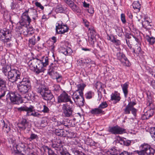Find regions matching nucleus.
Here are the masks:
<instances>
[{"label": "nucleus", "mask_w": 155, "mask_h": 155, "mask_svg": "<svg viewBox=\"0 0 155 155\" xmlns=\"http://www.w3.org/2000/svg\"><path fill=\"white\" fill-rule=\"evenodd\" d=\"M35 88L37 92L40 94L44 100L54 101V97L51 91L45 85L41 84L38 82H36Z\"/></svg>", "instance_id": "1"}, {"label": "nucleus", "mask_w": 155, "mask_h": 155, "mask_svg": "<svg viewBox=\"0 0 155 155\" xmlns=\"http://www.w3.org/2000/svg\"><path fill=\"white\" fill-rule=\"evenodd\" d=\"M29 15L32 18L34 22H35L36 18L38 17L37 11L32 8H29L27 10H26L22 14L21 17H24V18H26L28 22L30 24L31 22V19Z\"/></svg>", "instance_id": "2"}, {"label": "nucleus", "mask_w": 155, "mask_h": 155, "mask_svg": "<svg viewBox=\"0 0 155 155\" xmlns=\"http://www.w3.org/2000/svg\"><path fill=\"white\" fill-rule=\"evenodd\" d=\"M6 99L7 100L9 99L11 102L14 104H19L23 102L21 96L12 91H9L7 93Z\"/></svg>", "instance_id": "3"}, {"label": "nucleus", "mask_w": 155, "mask_h": 155, "mask_svg": "<svg viewBox=\"0 0 155 155\" xmlns=\"http://www.w3.org/2000/svg\"><path fill=\"white\" fill-rule=\"evenodd\" d=\"M21 73L16 69H12L8 72V80L12 83L15 82L20 78Z\"/></svg>", "instance_id": "4"}, {"label": "nucleus", "mask_w": 155, "mask_h": 155, "mask_svg": "<svg viewBox=\"0 0 155 155\" xmlns=\"http://www.w3.org/2000/svg\"><path fill=\"white\" fill-rule=\"evenodd\" d=\"M64 143L60 140H56L52 142L51 147L57 151V153L61 154L65 150L64 149Z\"/></svg>", "instance_id": "5"}, {"label": "nucleus", "mask_w": 155, "mask_h": 155, "mask_svg": "<svg viewBox=\"0 0 155 155\" xmlns=\"http://www.w3.org/2000/svg\"><path fill=\"white\" fill-rule=\"evenodd\" d=\"M107 106L108 104L106 101L103 102L99 105L98 108L92 109L90 111L91 113L93 114L97 115L100 114H104V111L102 109L107 107Z\"/></svg>", "instance_id": "6"}, {"label": "nucleus", "mask_w": 155, "mask_h": 155, "mask_svg": "<svg viewBox=\"0 0 155 155\" xmlns=\"http://www.w3.org/2000/svg\"><path fill=\"white\" fill-rule=\"evenodd\" d=\"M62 109L65 117H68L72 115L73 111L72 106L68 105L67 103L64 104L62 106Z\"/></svg>", "instance_id": "7"}, {"label": "nucleus", "mask_w": 155, "mask_h": 155, "mask_svg": "<svg viewBox=\"0 0 155 155\" xmlns=\"http://www.w3.org/2000/svg\"><path fill=\"white\" fill-rule=\"evenodd\" d=\"M69 102L71 104L73 103L71 100L70 97L65 92L62 93L58 97V103L67 102Z\"/></svg>", "instance_id": "8"}, {"label": "nucleus", "mask_w": 155, "mask_h": 155, "mask_svg": "<svg viewBox=\"0 0 155 155\" xmlns=\"http://www.w3.org/2000/svg\"><path fill=\"white\" fill-rule=\"evenodd\" d=\"M117 59L120 61L124 65L127 66L130 65V64L129 61L123 53H117Z\"/></svg>", "instance_id": "9"}, {"label": "nucleus", "mask_w": 155, "mask_h": 155, "mask_svg": "<svg viewBox=\"0 0 155 155\" xmlns=\"http://www.w3.org/2000/svg\"><path fill=\"white\" fill-rule=\"evenodd\" d=\"M140 147L147 155H154L155 150L147 144L144 143L141 145Z\"/></svg>", "instance_id": "10"}, {"label": "nucleus", "mask_w": 155, "mask_h": 155, "mask_svg": "<svg viewBox=\"0 0 155 155\" xmlns=\"http://www.w3.org/2000/svg\"><path fill=\"white\" fill-rule=\"evenodd\" d=\"M109 131L114 134H122L125 133V130L118 125L110 127Z\"/></svg>", "instance_id": "11"}, {"label": "nucleus", "mask_w": 155, "mask_h": 155, "mask_svg": "<svg viewBox=\"0 0 155 155\" xmlns=\"http://www.w3.org/2000/svg\"><path fill=\"white\" fill-rule=\"evenodd\" d=\"M57 24L58 25L56 27V31L57 33L63 34L68 31V28L66 25H62L61 21L59 22Z\"/></svg>", "instance_id": "12"}, {"label": "nucleus", "mask_w": 155, "mask_h": 155, "mask_svg": "<svg viewBox=\"0 0 155 155\" xmlns=\"http://www.w3.org/2000/svg\"><path fill=\"white\" fill-rule=\"evenodd\" d=\"M17 110L19 112L25 111L26 112V116H31V114L34 111V107L32 106H30L29 107H28L26 106H22L17 108Z\"/></svg>", "instance_id": "13"}, {"label": "nucleus", "mask_w": 155, "mask_h": 155, "mask_svg": "<svg viewBox=\"0 0 155 155\" xmlns=\"http://www.w3.org/2000/svg\"><path fill=\"white\" fill-rule=\"evenodd\" d=\"M1 122L3 131L8 134H10L11 129L9 123L7 120L5 121L3 120H1Z\"/></svg>", "instance_id": "14"}, {"label": "nucleus", "mask_w": 155, "mask_h": 155, "mask_svg": "<svg viewBox=\"0 0 155 155\" xmlns=\"http://www.w3.org/2000/svg\"><path fill=\"white\" fill-rule=\"evenodd\" d=\"M29 122L26 119L22 118L20 122L18 124V127L23 130H25L27 128L29 127Z\"/></svg>", "instance_id": "15"}, {"label": "nucleus", "mask_w": 155, "mask_h": 155, "mask_svg": "<svg viewBox=\"0 0 155 155\" xmlns=\"http://www.w3.org/2000/svg\"><path fill=\"white\" fill-rule=\"evenodd\" d=\"M41 61L37 58H33L29 62L30 68L31 70H35L36 66L38 65L41 63Z\"/></svg>", "instance_id": "16"}, {"label": "nucleus", "mask_w": 155, "mask_h": 155, "mask_svg": "<svg viewBox=\"0 0 155 155\" xmlns=\"http://www.w3.org/2000/svg\"><path fill=\"white\" fill-rule=\"evenodd\" d=\"M19 84L29 88H31V82L29 78L28 77L24 78Z\"/></svg>", "instance_id": "17"}, {"label": "nucleus", "mask_w": 155, "mask_h": 155, "mask_svg": "<svg viewBox=\"0 0 155 155\" xmlns=\"http://www.w3.org/2000/svg\"><path fill=\"white\" fill-rule=\"evenodd\" d=\"M17 87L18 92L22 95L26 94L31 89L19 84L17 85Z\"/></svg>", "instance_id": "18"}, {"label": "nucleus", "mask_w": 155, "mask_h": 155, "mask_svg": "<svg viewBox=\"0 0 155 155\" xmlns=\"http://www.w3.org/2000/svg\"><path fill=\"white\" fill-rule=\"evenodd\" d=\"M45 69L42 64L41 62L38 65L36 66L35 70H32L37 74H38L40 73L44 72Z\"/></svg>", "instance_id": "19"}, {"label": "nucleus", "mask_w": 155, "mask_h": 155, "mask_svg": "<svg viewBox=\"0 0 155 155\" xmlns=\"http://www.w3.org/2000/svg\"><path fill=\"white\" fill-rule=\"evenodd\" d=\"M8 141L9 143L13 144V145L12 148L11 149V151H12V150L15 147H17V149L18 148V146L17 145L15 144L16 140L15 137L13 136V135L11 134H8Z\"/></svg>", "instance_id": "20"}, {"label": "nucleus", "mask_w": 155, "mask_h": 155, "mask_svg": "<svg viewBox=\"0 0 155 155\" xmlns=\"http://www.w3.org/2000/svg\"><path fill=\"white\" fill-rule=\"evenodd\" d=\"M153 113L154 111L153 109L148 110L142 116V119L143 120L149 119L150 117L153 116Z\"/></svg>", "instance_id": "21"}, {"label": "nucleus", "mask_w": 155, "mask_h": 155, "mask_svg": "<svg viewBox=\"0 0 155 155\" xmlns=\"http://www.w3.org/2000/svg\"><path fill=\"white\" fill-rule=\"evenodd\" d=\"M55 11L57 13H65L68 12V9L66 7L62 5H59L57 6Z\"/></svg>", "instance_id": "22"}, {"label": "nucleus", "mask_w": 155, "mask_h": 155, "mask_svg": "<svg viewBox=\"0 0 155 155\" xmlns=\"http://www.w3.org/2000/svg\"><path fill=\"white\" fill-rule=\"evenodd\" d=\"M57 68V66L56 64L51 63V65L49 66V68L48 69V75H52V74L54 73L56 71L55 70Z\"/></svg>", "instance_id": "23"}, {"label": "nucleus", "mask_w": 155, "mask_h": 155, "mask_svg": "<svg viewBox=\"0 0 155 155\" xmlns=\"http://www.w3.org/2000/svg\"><path fill=\"white\" fill-rule=\"evenodd\" d=\"M117 140L119 141V142L121 144H123L127 146H129L131 143V141L130 140H127L126 138L123 139L120 136L117 137Z\"/></svg>", "instance_id": "24"}, {"label": "nucleus", "mask_w": 155, "mask_h": 155, "mask_svg": "<svg viewBox=\"0 0 155 155\" xmlns=\"http://www.w3.org/2000/svg\"><path fill=\"white\" fill-rule=\"evenodd\" d=\"M121 86L124 93V97L126 98L128 94V88L129 87V83L126 82L123 84H122Z\"/></svg>", "instance_id": "25"}, {"label": "nucleus", "mask_w": 155, "mask_h": 155, "mask_svg": "<svg viewBox=\"0 0 155 155\" xmlns=\"http://www.w3.org/2000/svg\"><path fill=\"white\" fill-rule=\"evenodd\" d=\"M86 86V85L84 83L79 84L77 85L76 87L78 89L76 90V91L78 92L79 94L82 93V94H83V91Z\"/></svg>", "instance_id": "26"}, {"label": "nucleus", "mask_w": 155, "mask_h": 155, "mask_svg": "<svg viewBox=\"0 0 155 155\" xmlns=\"http://www.w3.org/2000/svg\"><path fill=\"white\" fill-rule=\"evenodd\" d=\"M52 78L54 79H56L58 82H60L61 80V76L59 74L57 71H55L52 74V75H51Z\"/></svg>", "instance_id": "27"}, {"label": "nucleus", "mask_w": 155, "mask_h": 155, "mask_svg": "<svg viewBox=\"0 0 155 155\" xmlns=\"http://www.w3.org/2000/svg\"><path fill=\"white\" fill-rule=\"evenodd\" d=\"M146 39L150 45H153L155 43V38L153 36L147 35L146 36Z\"/></svg>", "instance_id": "28"}, {"label": "nucleus", "mask_w": 155, "mask_h": 155, "mask_svg": "<svg viewBox=\"0 0 155 155\" xmlns=\"http://www.w3.org/2000/svg\"><path fill=\"white\" fill-rule=\"evenodd\" d=\"M80 96L81 97L79 100H77L78 101H75L76 104L79 106H83L84 105V100L83 97V94H82V93L79 94Z\"/></svg>", "instance_id": "29"}, {"label": "nucleus", "mask_w": 155, "mask_h": 155, "mask_svg": "<svg viewBox=\"0 0 155 155\" xmlns=\"http://www.w3.org/2000/svg\"><path fill=\"white\" fill-rule=\"evenodd\" d=\"M66 131H64L62 129H56L55 131L56 135L61 137H65L66 136Z\"/></svg>", "instance_id": "30"}, {"label": "nucleus", "mask_w": 155, "mask_h": 155, "mask_svg": "<svg viewBox=\"0 0 155 155\" xmlns=\"http://www.w3.org/2000/svg\"><path fill=\"white\" fill-rule=\"evenodd\" d=\"M132 6L134 9L136 10L137 12L140 11L141 5L139 1H134L133 3Z\"/></svg>", "instance_id": "31"}, {"label": "nucleus", "mask_w": 155, "mask_h": 155, "mask_svg": "<svg viewBox=\"0 0 155 155\" xmlns=\"http://www.w3.org/2000/svg\"><path fill=\"white\" fill-rule=\"evenodd\" d=\"M111 100H115L116 102H119L120 99V96L117 94L116 93L112 94L111 95Z\"/></svg>", "instance_id": "32"}, {"label": "nucleus", "mask_w": 155, "mask_h": 155, "mask_svg": "<svg viewBox=\"0 0 155 155\" xmlns=\"http://www.w3.org/2000/svg\"><path fill=\"white\" fill-rule=\"evenodd\" d=\"M11 70H12L11 67L8 65L4 66L2 69V72L5 76L7 75V73H8Z\"/></svg>", "instance_id": "33"}, {"label": "nucleus", "mask_w": 155, "mask_h": 155, "mask_svg": "<svg viewBox=\"0 0 155 155\" xmlns=\"http://www.w3.org/2000/svg\"><path fill=\"white\" fill-rule=\"evenodd\" d=\"M12 155H24L22 153L21 151L17 149V147H15L12 150Z\"/></svg>", "instance_id": "34"}, {"label": "nucleus", "mask_w": 155, "mask_h": 155, "mask_svg": "<svg viewBox=\"0 0 155 155\" xmlns=\"http://www.w3.org/2000/svg\"><path fill=\"white\" fill-rule=\"evenodd\" d=\"M38 138V136L37 134L33 133H32L31 134L30 137L28 138L27 139L29 141H31L34 140H37Z\"/></svg>", "instance_id": "35"}, {"label": "nucleus", "mask_w": 155, "mask_h": 155, "mask_svg": "<svg viewBox=\"0 0 155 155\" xmlns=\"http://www.w3.org/2000/svg\"><path fill=\"white\" fill-rule=\"evenodd\" d=\"M115 30L117 35L121 37L124 34L122 28L120 27L117 26Z\"/></svg>", "instance_id": "36"}, {"label": "nucleus", "mask_w": 155, "mask_h": 155, "mask_svg": "<svg viewBox=\"0 0 155 155\" xmlns=\"http://www.w3.org/2000/svg\"><path fill=\"white\" fill-rule=\"evenodd\" d=\"M69 5L70 7H71L72 9L74 11L77 12H79L78 7L76 5L74 4L72 2H71Z\"/></svg>", "instance_id": "37"}, {"label": "nucleus", "mask_w": 155, "mask_h": 155, "mask_svg": "<svg viewBox=\"0 0 155 155\" xmlns=\"http://www.w3.org/2000/svg\"><path fill=\"white\" fill-rule=\"evenodd\" d=\"M61 89L60 86L58 84H54L52 87V90L54 93L57 94Z\"/></svg>", "instance_id": "38"}, {"label": "nucleus", "mask_w": 155, "mask_h": 155, "mask_svg": "<svg viewBox=\"0 0 155 155\" xmlns=\"http://www.w3.org/2000/svg\"><path fill=\"white\" fill-rule=\"evenodd\" d=\"M42 63V64L44 67H46L48 65L49 63V59L47 57H43L42 60L41 61Z\"/></svg>", "instance_id": "39"}, {"label": "nucleus", "mask_w": 155, "mask_h": 155, "mask_svg": "<svg viewBox=\"0 0 155 155\" xmlns=\"http://www.w3.org/2000/svg\"><path fill=\"white\" fill-rule=\"evenodd\" d=\"M89 34H90L91 36L90 38L89 39V40H91V42H92L93 44L94 42V40L95 38V36L96 35V32L94 30H91Z\"/></svg>", "instance_id": "40"}, {"label": "nucleus", "mask_w": 155, "mask_h": 155, "mask_svg": "<svg viewBox=\"0 0 155 155\" xmlns=\"http://www.w3.org/2000/svg\"><path fill=\"white\" fill-rule=\"evenodd\" d=\"M94 93L92 91H89L86 93L85 94V96L86 98L87 99H90L94 96Z\"/></svg>", "instance_id": "41"}, {"label": "nucleus", "mask_w": 155, "mask_h": 155, "mask_svg": "<svg viewBox=\"0 0 155 155\" xmlns=\"http://www.w3.org/2000/svg\"><path fill=\"white\" fill-rule=\"evenodd\" d=\"M77 92H76V91H75L74 93L72 95V98L74 102L75 101H78L77 100H79V98L81 97L80 94H77Z\"/></svg>", "instance_id": "42"}, {"label": "nucleus", "mask_w": 155, "mask_h": 155, "mask_svg": "<svg viewBox=\"0 0 155 155\" xmlns=\"http://www.w3.org/2000/svg\"><path fill=\"white\" fill-rule=\"evenodd\" d=\"M42 108L40 110L44 113H48L50 111L49 108L45 105H42Z\"/></svg>", "instance_id": "43"}, {"label": "nucleus", "mask_w": 155, "mask_h": 155, "mask_svg": "<svg viewBox=\"0 0 155 155\" xmlns=\"http://www.w3.org/2000/svg\"><path fill=\"white\" fill-rule=\"evenodd\" d=\"M109 152L111 155H118V151L114 148L110 149Z\"/></svg>", "instance_id": "44"}, {"label": "nucleus", "mask_w": 155, "mask_h": 155, "mask_svg": "<svg viewBox=\"0 0 155 155\" xmlns=\"http://www.w3.org/2000/svg\"><path fill=\"white\" fill-rule=\"evenodd\" d=\"M29 42L30 44L31 45H32L34 46L35 45L37 42L35 36H33L31 39H30Z\"/></svg>", "instance_id": "45"}, {"label": "nucleus", "mask_w": 155, "mask_h": 155, "mask_svg": "<svg viewBox=\"0 0 155 155\" xmlns=\"http://www.w3.org/2000/svg\"><path fill=\"white\" fill-rule=\"evenodd\" d=\"M6 28H4L0 30V39L3 38H5L8 37L6 36V33H5V31H6Z\"/></svg>", "instance_id": "46"}, {"label": "nucleus", "mask_w": 155, "mask_h": 155, "mask_svg": "<svg viewBox=\"0 0 155 155\" xmlns=\"http://www.w3.org/2000/svg\"><path fill=\"white\" fill-rule=\"evenodd\" d=\"M131 109V108L129 106V105H127L125 108L124 110V114H129L130 113Z\"/></svg>", "instance_id": "47"}, {"label": "nucleus", "mask_w": 155, "mask_h": 155, "mask_svg": "<svg viewBox=\"0 0 155 155\" xmlns=\"http://www.w3.org/2000/svg\"><path fill=\"white\" fill-rule=\"evenodd\" d=\"M71 49L70 48H68L66 49H64V51L62 52L65 55H68L71 53Z\"/></svg>", "instance_id": "48"}, {"label": "nucleus", "mask_w": 155, "mask_h": 155, "mask_svg": "<svg viewBox=\"0 0 155 155\" xmlns=\"http://www.w3.org/2000/svg\"><path fill=\"white\" fill-rule=\"evenodd\" d=\"M66 132L67 133L66 134V136H67L68 137L72 138L74 137V133H72L70 131H67L66 130Z\"/></svg>", "instance_id": "49"}, {"label": "nucleus", "mask_w": 155, "mask_h": 155, "mask_svg": "<svg viewBox=\"0 0 155 155\" xmlns=\"http://www.w3.org/2000/svg\"><path fill=\"white\" fill-rule=\"evenodd\" d=\"M46 148L48 150V155H57L55 154L54 152L51 149L49 148L48 147H46Z\"/></svg>", "instance_id": "50"}, {"label": "nucleus", "mask_w": 155, "mask_h": 155, "mask_svg": "<svg viewBox=\"0 0 155 155\" xmlns=\"http://www.w3.org/2000/svg\"><path fill=\"white\" fill-rule=\"evenodd\" d=\"M75 155H86L82 152H80L77 150H74L73 151Z\"/></svg>", "instance_id": "51"}, {"label": "nucleus", "mask_w": 155, "mask_h": 155, "mask_svg": "<svg viewBox=\"0 0 155 155\" xmlns=\"http://www.w3.org/2000/svg\"><path fill=\"white\" fill-rule=\"evenodd\" d=\"M5 38V39H2L3 41V42L5 43H6L7 45H8V43L11 40V37L10 36V35H9L8 36V38L7 37Z\"/></svg>", "instance_id": "52"}, {"label": "nucleus", "mask_w": 155, "mask_h": 155, "mask_svg": "<svg viewBox=\"0 0 155 155\" xmlns=\"http://www.w3.org/2000/svg\"><path fill=\"white\" fill-rule=\"evenodd\" d=\"M5 38V39H2L3 41V42L5 43H6L7 45H8V43L11 40V37L10 36V35H9L8 36V38L7 37Z\"/></svg>", "instance_id": "53"}, {"label": "nucleus", "mask_w": 155, "mask_h": 155, "mask_svg": "<svg viewBox=\"0 0 155 155\" xmlns=\"http://www.w3.org/2000/svg\"><path fill=\"white\" fill-rule=\"evenodd\" d=\"M135 152L138 154V155H145L146 153L144 152L143 150L141 149V150H136Z\"/></svg>", "instance_id": "54"}, {"label": "nucleus", "mask_w": 155, "mask_h": 155, "mask_svg": "<svg viewBox=\"0 0 155 155\" xmlns=\"http://www.w3.org/2000/svg\"><path fill=\"white\" fill-rule=\"evenodd\" d=\"M137 50H136V54H142L143 53V51H142L140 47L139 46H137Z\"/></svg>", "instance_id": "55"}, {"label": "nucleus", "mask_w": 155, "mask_h": 155, "mask_svg": "<svg viewBox=\"0 0 155 155\" xmlns=\"http://www.w3.org/2000/svg\"><path fill=\"white\" fill-rule=\"evenodd\" d=\"M142 23H143V25H147L148 24L151 23V21L150 20H148L147 18H145L144 19V21L142 22Z\"/></svg>", "instance_id": "56"}, {"label": "nucleus", "mask_w": 155, "mask_h": 155, "mask_svg": "<svg viewBox=\"0 0 155 155\" xmlns=\"http://www.w3.org/2000/svg\"><path fill=\"white\" fill-rule=\"evenodd\" d=\"M121 20L123 24H125L126 22V20L125 18V16L124 14H121Z\"/></svg>", "instance_id": "57"}, {"label": "nucleus", "mask_w": 155, "mask_h": 155, "mask_svg": "<svg viewBox=\"0 0 155 155\" xmlns=\"http://www.w3.org/2000/svg\"><path fill=\"white\" fill-rule=\"evenodd\" d=\"M35 5L41 8V10H43L44 9V7L41 5V4L38 2H36L35 3Z\"/></svg>", "instance_id": "58"}, {"label": "nucleus", "mask_w": 155, "mask_h": 155, "mask_svg": "<svg viewBox=\"0 0 155 155\" xmlns=\"http://www.w3.org/2000/svg\"><path fill=\"white\" fill-rule=\"evenodd\" d=\"M65 121L62 120V121H57V126H61L65 124Z\"/></svg>", "instance_id": "59"}, {"label": "nucleus", "mask_w": 155, "mask_h": 155, "mask_svg": "<svg viewBox=\"0 0 155 155\" xmlns=\"http://www.w3.org/2000/svg\"><path fill=\"white\" fill-rule=\"evenodd\" d=\"M142 23L143 27L145 28L150 29L152 28V25L151 24H148L147 25H143V23Z\"/></svg>", "instance_id": "60"}, {"label": "nucleus", "mask_w": 155, "mask_h": 155, "mask_svg": "<svg viewBox=\"0 0 155 155\" xmlns=\"http://www.w3.org/2000/svg\"><path fill=\"white\" fill-rule=\"evenodd\" d=\"M133 35H132L130 33H126L125 35V38L126 39H130L131 38V36H132Z\"/></svg>", "instance_id": "61"}, {"label": "nucleus", "mask_w": 155, "mask_h": 155, "mask_svg": "<svg viewBox=\"0 0 155 155\" xmlns=\"http://www.w3.org/2000/svg\"><path fill=\"white\" fill-rule=\"evenodd\" d=\"M133 37L135 39V40L138 43L140 42L139 38L140 36L139 35H137V36L134 35H132Z\"/></svg>", "instance_id": "62"}, {"label": "nucleus", "mask_w": 155, "mask_h": 155, "mask_svg": "<svg viewBox=\"0 0 155 155\" xmlns=\"http://www.w3.org/2000/svg\"><path fill=\"white\" fill-rule=\"evenodd\" d=\"M132 113L133 114L134 116L136 117V113L137 110L136 109L134 108H132L131 110Z\"/></svg>", "instance_id": "63"}, {"label": "nucleus", "mask_w": 155, "mask_h": 155, "mask_svg": "<svg viewBox=\"0 0 155 155\" xmlns=\"http://www.w3.org/2000/svg\"><path fill=\"white\" fill-rule=\"evenodd\" d=\"M136 104V103L134 102H132L131 101L129 102L127 105H129V106L131 108H134V106Z\"/></svg>", "instance_id": "64"}]
</instances>
